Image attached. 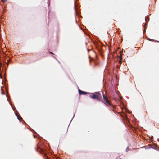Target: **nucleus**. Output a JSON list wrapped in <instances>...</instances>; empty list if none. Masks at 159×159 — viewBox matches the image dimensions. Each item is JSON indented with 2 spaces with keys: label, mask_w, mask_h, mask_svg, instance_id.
I'll return each mask as SVG.
<instances>
[{
  "label": "nucleus",
  "mask_w": 159,
  "mask_h": 159,
  "mask_svg": "<svg viewBox=\"0 0 159 159\" xmlns=\"http://www.w3.org/2000/svg\"><path fill=\"white\" fill-rule=\"evenodd\" d=\"M75 11L76 12H77V10H76V7L75 6Z\"/></svg>",
  "instance_id": "8"
},
{
  "label": "nucleus",
  "mask_w": 159,
  "mask_h": 159,
  "mask_svg": "<svg viewBox=\"0 0 159 159\" xmlns=\"http://www.w3.org/2000/svg\"><path fill=\"white\" fill-rule=\"evenodd\" d=\"M7 63H6V64H7L8 65V63H9V62H10V60H7Z\"/></svg>",
  "instance_id": "5"
},
{
  "label": "nucleus",
  "mask_w": 159,
  "mask_h": 159,
  "mask_svg": "<svg viewBox=\"0 0 159 159\" xmlns=\"http://www.w3.org/2000/svg\"><path fill=\"white\" fill-rule=\"evenodd\" d=\"M7 1V0H2V2L3 3H5Z\"/></svg>",
  "instance_id": "6"
},
{
  "label": "nucleus",
  "mask_w": 159,
  "mask_h": 159,
  "mask_svg": "<svg viewBox=\"0 0 159 159\" xmlns=\"http://www.w3.org/2000/svg\"><path fill=\"white\" fill-rule=\"evenodd\" d=\"M121 60H120V61H119V62L121 64L122 63V61H121Z\"/></svg>",
  "instance_id": "7"
},
{
  "label": "nucleus",
  "mask_w": 159,
  "mask_h": 159,
  "mask_svg": "<svg viewBox=\"0 0 159 159\" xmlns=\"http://www.w3.org/2000/svg\"><path fill=\"white\" fill-rule=\"evenodd\" d=\"M128 147H127V148H126V151H127V150L128 149Z\"/></svg>",
  "instance_id": "10"
},
{
  "label": "nucleus",
  "mask_w": 159,
  "mask_h": 159,
  "mask_svg": "<svg viewBox=\"0 0 159 159\" xmlns=\"http://www.w3.org/2000/svg\"><path fill=\"white\" fill-rule=\"evenodd\" d=\"M102 92H94L93 93H90V97L93 99H95L98 101H101L102 102L103 101L102 100Z\"/></svg>",
  "instance_id": "1"
},
{
  "label": "nucleus",
  "mask_w": 159,
  "mask_h": 159,
  "mask_svg": "<svg viewBox=\"0 0 159 159\" xmlns=\"http://www.w3.org/2000/svg\"><path fill=\"white\" fill-rule=\"evenodd\" d=\"M119 58L120 60H122V56L121 54L119 56Z\"/></svg>",
  "instance_id": "4"
},
{
  "label": "nucleus",
  "mask_w": 159,
  "mask_h": 159,
  "mask_svg": "<svg viewBox=\"0 0 159 159\" xmlns=\"http://www.w3.org/2000/svg\"><path fill=\"white\" fill-rule=\"evenodd\" d=\"M2 94H5V93L4 92H2Z\"/></svg>",
  "instance_id": "9"
},
{
  "label": "nucleus",
  "mask_w": 159,
  "mask_h": 159,
  "mask_svg": "<svg viewBox=\"0 0 159 159\" xmlns=\"http://www.w3.org/2000/svg\"><path fill=\"white\" fill-rule=\"evenodd\" d=\"M79 94L80 95H84L86 94H89L90 93H89L87 92H86L84 91H81V90H79Z\"/></svg>",
  "instance_id": "3"
},
{
  "label": "nucleus",
  "mask_w": 159,
  "mask_h": 159,
  "mask_svg": "<svg viewBox=\"0 0 159 159\" xmlns=\"http://www.w3.org/2000/svg\"><path fill=\"white\" fill-rule=\"evenodd\" d=\"M102 96L105 101V103L107 106H111V104L107 98V96H105L103 93H102Z\"/></svg>",
  "instance_id": "2"
},
{
  "label": "nucleus",
  "mask_w": 159,
  "mask_h": 159,
  "mask_svg": "<svg viewBox=\"0 0 159 159\" xmlns=\"http://www.w3.org/2000/svg\"><path fill=\"white\" fill-rule=\"evenodd\" d=\"M50 54H53L52 52H50Z\"/></svg>",
  "instance_id": "11"
}]
</instances>
